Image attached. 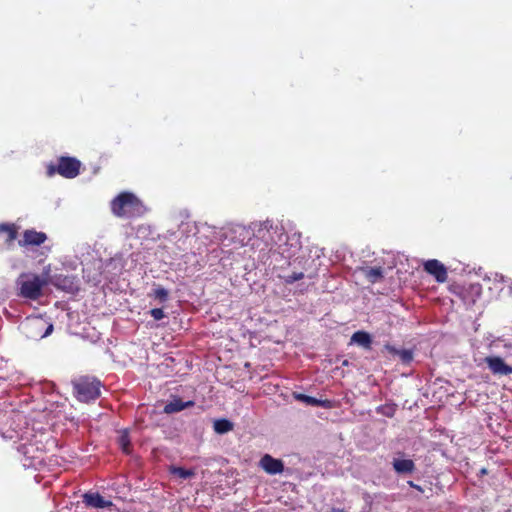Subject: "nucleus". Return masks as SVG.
<instances>
[{
	"label": "nucleus",
	"mask_w": 512,
	"mask_h": 512,
	"mask_svg": "<svg viewBox=\"0 0 512 512\" xmlns=\"http://www.w3.org/2000/svg\"><path fill=\"white\" fill-rule=\"evenodd\" d=\"M484 361L494 375L506 376L512 374V366L506 364L501 357L488 356Z\"/></svg>",
	"instance_id": "nucleus-6"
},
{
	"label": "nucleus",
	"mask_w": 512,
	"mask_h": 512,
	"mask_svg": "<svg viewBox=\"0 0 512 512\" xmlns=\"http://www.w3.org/2000/svg\"><path fill=\"white\" fill-rule=\"evenodd\" d=\"M393 467L397 473L409 474L413 472L415 465L410 459H395L393 461Z\"/></svg>",
	"instance_id": "nucleus-12"
},
{
	"label": "nucleus",
	"mask_w": 512,
	"mask_h": 512,
	"mask_svg": "<svg viewBox=\"0 0 512 512\" xmlns=\"http://www.w3.org/2000/svg\"><path fill=\"white\" fill-rule=\"evenodd\" d=\"M170 472L182 480H187V479H190L191 477L195 476V470L185 469L182 467H174L173 466L170 468Z\"/></svg>",
	"instance_id": "nucleus-15"
},
{
	"label": "nucleus",
	"mask_w": 512,
	"mask_h": 512,
	"mask_svg": "<svg viewBox=\"0 0 512 512\" xmlns=\"http://www.w3.org/2000/svg\"><path fill=\"white\" fill-rule=\"evenodd\" d=\"M351 343H355L364 348H370L371 337L368 333L363 331L355 332L351 337Z\"/></svg>",
	"instance_id": "nucleus-14"
},
{
	"label": "nucleus",
	"mask_w": 512,
	"mask_h": 512,
	"mask_svg": "<svg viewBox=\"0 0 512 512\" xmlns=\"http://www.w3.org/2000/svg\"><path fill=\"white\" fill-rule=\"evenodd\" d=\"M23 328L30 338H44L49 336L53 331V325L46 323L43 318L35 317L27 319L24 323Z\"/></svg>",
	"instance_id": "nucleus-3"
},
{
	"label": "nucleus",
	"mask_w": 512,
	"mask_h": 512,
	"mask_svg": "<svg viewBox=\"0 0 512 512\" xmlns=\"http://www.w3.org/2000/svg\"><path fill=\"white\" fill-rule=\"evenodd\" d=\"M118 443H119L121 449L123 450V452H125V453L130 452V439L128 436V432L126 430L120 432V435L118 438Z\"/></svg>",
	"instance_id": "nucleus-18"
},
{
	"label": "nucleus",
	"mask_w": 512,
	"mask_h": 512,
	"mask_svg": "<svg viewBox=\"0 0 512 512\" xmlns=\"http://www.w3.org/2000/svg\"><path fill=\"white\" fill-rule=\"evenodd\" d=\"M150 314L151 316L155 319V320H161L164 318L165 314H164V311L160 308H154L150 311Z\"/></svg>",
	"instance_id": "nucleus-22"
},
{
	"label": "nucleus",
	"mask_w": 512,
	"mask_h": 512,
	"mask_svg": "<svg viewBox=\"0 0 512 512\" xmlns=\"http://www.w3.org/2000/svg\"><path fill=\"white\" fill-rule=\"evenodd\" d=\"M303 278V273L300 272V273H293L291 275H289L286 279L287 282L289 283H292V282H295V281H298L300 279Z\"/></svg>",
	"instance_id": "nucleus-23"
},
{
	"label": "nucleus",
	"mask_w": 512,
	"mask_h": 512,
	"mask_svg": "<svg viewBox=\"0 0 512 512\" xmlns=\"http://www.w3.org/2000/svg\"><path fill=\"white\" fill-rule=\"evenodd\" d=\"M232 429H233V424L226 419H220V420H216L214 422V430L218 434L227 433V432L231 431Z\"/></svg>",
	"instance_id": "nucleus-16"
},
{
	"label": "nucleus",
	"mask_w": 512,
	"mask_h": 512,
	"mask_svg": "<svg viewBox=\"0 0 512 512\" xmlns=\"http://www.w3.org/2000/svg\"><path fill=\"white\" fill-rule=\"evenodd\" d=\"M425 271L433 275L438 282H445L447 280V270L442 263L438 260H428L424 264Z\"/></svg>",
	"instance_id": "nucleus-7"
},
{
	"label": "nucleus",
	"mask_w": 512,
	"mask_h": 512,
	"mask_svg": "<svg viewBox=\"0 0 512 512\" xmlns=\"http://www.w3.org/2000/svg\"><path fill=\"white\" fill-rule=\"evenodd\" d=\"M46 238V234L43 232L26 230L23 235V240L19 243L20 245H40L45 242Z\"/></svg>",
	"instance_id": "nucleus-10"
},
{
	"label": "nucleus",
	"mask_w": 512,
	"mask_h": 512,
	"mask_svg": "<svg viewBox=\"0 0 512 512\" xmlns=\"http://www.w3.org/2000/svg\"><path fill=\"white\" fill-rule=\"evenodd\" d=\"M153 296L156 299H159L160 301L164 302L168 298V291L162 287H158L154 290Z\"/></svg>",
	"instance_id": "nucleus-21"
},
{
	"label": "nucleus",
	"mask_w": 512,
	"mask_h": 512,
	"mask_svg": "<svg viewBox=\"0 0 512 512\" xmlns=\"http://www.w3.org/2000/svg\"><path fill=\"white\" fill-rule=\"evenodd\" d=\"M80 162L75 158L63 157L60 159L57 168L48 167V174L52 176L55 171L66 178H74L79 174Z\"/></svg>",
	"instance_id": "nucleus-5"
},
{
	"label": "nucleus",
	"mask_w": 512,
	"mask_h": 512,
	"mask_svg": "<svg viewBox=\"0 0 512 512\" xmlns=\"http://www.w3.org/2000/svg\"><path fill=\"white\" fill-rule=\"evenodd\" d=\"M362 272L366 279L371 283H376L383 278V269L381 267L362 268Z\"/></svg>",
	"instance_id": "nucleus-13"
},
{
	"label": "nucleus",
	"mask_w": 512,
	"mask_h": 512,
	"mask_svg": "<svg viewBox=\"0 0 512 512\" xmlns=\"http://www.w3.org/2000/svg\"><path fill=\"white\" fill-rule=\"evenodd\" d=\"M391 352L397 354L403 363H409L413 359L412 352L409 350H396L394 348L387 347Z\"/></svg>",
	"instance_id": "nucleus-20"
},
{
	"label": "nucleus",
	"mask_w": 512,
	"mask_h": 512,
	"mask_svg": "<svg viewBox=\"0 0 512 512\" xmlns=\"http://www.w3.org/2000/svg\"><path fill=\"white\" fill-rule=\"evenodd\" d=\"M45 284L46 281L37 275H23L18 280V285L20 286V294L25 298L33 300L40 297L42 288Z\"/></svg>",
	"instance_id": "nucleus-2"
},
{
	"label": "nucleus",
	"mask_w": 512,
	"mask_h": 512,
	"mask_svg": "<svg viewBox=\"0 0 512 512\" xmlns=\"http://www.w3.org/2000/svg\"><path fill=\"white\" fill-rule=\"evenodd\" d=\"M99 385L100 383L96 380L81 379L77 381L74 385L77 398L83 402L94 400L100 394Z\"/></svg>",
	"instance_id": "nucleus-4"
},
{
	"label": "nucleus",
	"mask_w": 512,
	"mask_h": 512,
	"mask_svg": "<svg viewBox=\"0 0 512 512\" xmlns=\"http://www.w3.org/2000/svg\"><path fill=\"white\" fill-rule=\"evenodd\" d=\"M83 501L87 506L94 508H106L112 506V502L105 500L98 493H86L83 496Z\"/></svg>",
	"instance_id": "nucleus-9"
},
{
	"label": "nucleus",
	"mask_w": 512,
	"mask_h": 512,
	"mask_svg": "<svg viewBox=\"0 0 512 512\" xmlns=\"http://www.w3.org/2000/svg\"><path fill=\"white\" fill-rule=\"evenodd\" d=\"M0 233L7 234V241L11 242L16 238V230L13 225L9 224H0Z\"/></svg>",
	"instance_id": "nucleus-19"
},
{
	"label": "nucleus",
	"mask_w": 512,
	"mask_h": 512,
	"mask_svg": "<svg viewBox=\"0 0 512 512\" xmlns=\"http://www.w3.org/2000/svg\"><path fill=\"white\" fill-rule=\"evenodd\" d=\"M112 212L118 217H133L144 211L140 200L132 193H121L112 201Z\"/></svg>",
	"instance_id": "nucleus-1"
},
{
	"label": "nucleus",
	"mask_w": 512,
	"mask_h": 512,
	"mask_svg": "<svg viewBox=\"0 0 512 512\" xmlns=\"http://www.w3.org/2000/svg\"><path fill=\"white\" fill-rule=\"evenodd\" d=\"M193 405L194 403L192 401L183 402L181 399H173L165 405L164 412L167 414H172L182 411L183 409Z\"/></svg>",
	"instance_id": "nucleus-11"
},
{
	"label": "nucleus",
	"mask_w": 512,
	"mask_h": 512,
	"mask_svg": "<svg viewBox=\"0 0 512 512\" xmlns=\"http://www.w3.org/2000/svg\"><path fill=\"white\" fill-rule=\"evenodd\" d=\"M261 468L268 474L275 475L283 471V462L279 459H275L272 456L266 454L260 460Z\"/></svg>",
	"instance_id": "nucleus-8"
},
{
	"label": "nucleus",
	"mask_w": 512,
	"mask_h": 512,
	"mask_svg": "<svg viewBox=\"0 0 512 512\" xmlns=\"http://www.w3.org/2000/svg\"><path fill=\"white\" fill-rule=\"evenodd\" d=\"M294 398L310 406H323L324 402L311 396L295 393Z\"/></svg>",
	"instance_id": "nucleus-17"
}]
</instances>
